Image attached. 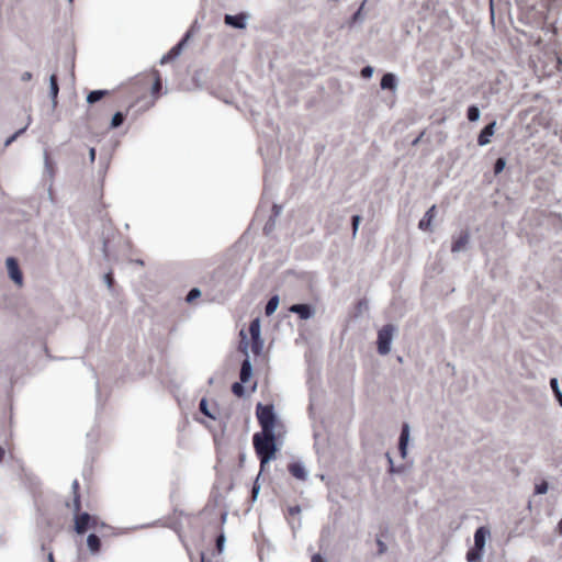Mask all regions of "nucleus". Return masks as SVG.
<instances>
[{
  "label": "nucleus",
  "instance_id": "obj_1",
  "mask_svg": "<svg viewBox=\"0 0 562 562\" xmlns=\"http://www.w3.org/2000/svg\"><path fill=\"white\" fill-rule=\"evenodd\" d=\"M554 0H521L520 20L528 24L542 26Z\"/></svg>",
  "mask_w": 562,
  "mask_h": 562
},
{
  "label": "nucleus",
  "instance_id": "obj_2",
  "mask_svg": "<svg viewBox=\"0 0 562 562\" xmlns=\"http://www.w3.org/2000/svg\"><path fill=\"white\" fill-rule=\"evenodd\" d=\"M255 451L260 460V467H263L269 463L277 452L276 445V434L274 431L270 432H256L252 437Z\"/></svg>",
  "mask_w": 562,
  "mask_h": 562
},
{
  "label": "nucleus",
  "instance_id": "obj_3",
  "mask_svg": "<svg viewBox=\"0 0 562 562\" xmlns=\"http://www.w3.org/2000/svg\"><path fill=\"white\" fill-rule=\"evenodd\" d=\"M256 415L261 427V431H265L267 434L270 431H274L276 414L273 405H263L261 403H258L256 407Z\"/></svg>",
  "mask_w": 562,
  "mask_h": 562
},
{
  "label": "nucleus",
  "instance_id": "obj_4",
  "mask_svg": "<svg viewBox=\"0 0 562 562\" xmlns=\"http://www.w3.org/2000/svg\"><path fill=\"white\" fill-rule=\"evenodd\" d=\"M75 531L78 535H83L88 529H98L100 528H106L108 526L104 522H100L98 517L91 516L88 513H75Z\"/></svg>",
  "mask_w": 562,
  "mask_h": 562
},
{
  "label": "nucleus",
  "instance_id": "obj_5",
  "mask_svg": "<svg viewBox=\"0 0 562 562\" xmlns=\"http://www.w3.org/2000/svg\"><path fill=\"white\" fill-rule=\"evenodd\" d=\"M396 328L392 324L384 325L379 331H378V352L382 356H385L390 353L391 346L394 337Z\"/></svg>",
  "mask_w": 562,
  "mask_h": 562
},
{
  "label": "nucleus",
  "instance_id": "obj_6",
  "mask_svg": "<svg viewBox=\"0 0 562 562\" xmlns=\"http://www.w3.org/2000/svg\"><path fill=\"white\" fill-rule=\"evenodd\" d=\"M248 19H249L248 13L240 12V13L234 14V15L225 14L224 22L226 25H228L231 27H234L237 30H243L247 26Z\"/></svg>",
  "mask_w": 562,
  "mask_h": 562
},
{
  "label": "nucleus",
  "instance_id": "obj_7",
  "mask_svg": "<svg viewBox=\"0 0 562 562\" xmlns=\"http://www.w3.org/2000/svg\"><path fill=\"white\" fill-rule=\"evenodd\" d=\"M5 266H7L8 273H9V277L11 278V280L15 284L22 285V283H23V274H22V272L20 270V267H19V263H18L16 259L13 258V257L7 258Z\"/></svg>",
  "mask_w": 562,
  "mask_h": 562
},
{
  "label": "nucleus",
  "instance_id": "obj_8",
  "mask_svg": "<svg viewBox=\"0 0 562 562\" xmlns=\"http://www.w3.org/2000/svg\"><path fill=\"white\" fill-rule=\"evenodd\" d=\"M190 34L187 33L184 35V37L178 43L176 44L167 54H165L161 58H160V65H165L173 59H176L182 52V48L187 42V40L189 38Z\"/></svg>",
  "mask_w": 562,
  "mask_h": 562
},
{
  "label": "nucleus",
  "instance_id": "obj_9",
  "mask_svg": "<svg viewBox=\"0 0 562 562\" xmlns=\"http://www.w3.org/2000/svg\"><path fill=\"white\" fill-rule=\"evenodd\" d=\"M409 434H411L409 425L407 423H404L402 425V429H401V434H400V438H398V451L403 459H405L407 456V446H408V441H409Z\"/></svg>",
  "mask_w": 562,
  "mask_h": 562
},
{
  "label": "nucleus",
  "instance_id": "obj_10",
  "mask_svg": "<svg viewBox=\"0 0 562 562\" xmlns=\"http://www.w3.org/2000/svg\"><path fill=\"white\" fill-rule=\"evenodd\" d=\"M291 313L297 314L301 319H310L315 315V310L310 304H293L290 306Z\"/></svg>",
  "mask_w": 562,
  "mask_h": 562
},
{
  "label": "nucleus",
  "instance_id": "obj_11",
  "mask_svg": "<svg viewBox=\"0 0 562 562\" xmlns=\"http://www.w3.org/2000/svg\"><path fill=\"white\" fill-rule=\"evenodd\" d=\"M496 122L493 121L490 124H487L480 133L477 137V144L480 146L487 145L491 142V137L495 133Z\"/></svg>",
  "mask_w": 562,
  "mask_h": 562
},
{
  "label": "nucleus",
  "instance_id": "obj_12",
  "mask_svg": "<svg viewBox=\"0 0 562 562\" xmlns=\"http://www.w3.org/2000/svg\"><path fill=\"white\" fill-rule=\"evenodd\" d=\"M288 470L291 473V475L301 481H305L308 476V473L304 464L300 461L290 463Z\"/></svg>",
  "mask_w": 562,
  "mask_h": 562
},
{
  "label": "nucleus",
  "instance_id": "obj_13",
  "mask_svg": "<svg viewBox=\"0 0 562 562\" xmlns=\"http://www.w3.org/2000/svg\"><path fill=\"white\" fill-rule=\"evenodd\" d=\"M254 370L249 356L241 362L239 379L241 383H247L252 376Z\"/></svg>",
  "mask_w": 562,
  "mask_h": 562
},
{
  "label": "nucleus",
  "instance_id": "obj_14",
  "mask_svg": "<svg viewBox=\"0 0 562 562\" xmlns=\"http://www.w3.org/2000/svg\"><path fill=\"white\" fill-rule=\"evenodd\" d=\"M380 86H381V89H383V90L395 91L397 88L396 76L392 72L384 74L381 79Z\"/></svg>",
  "mask_w": 562,
  "mask_h": 562
},
{
  "label": "nucleus",
  "instance_id": "obj_15",
  "mask_svg": "<svg viewBox=\"0 0 562 562\" xmlns=\"http://www.w3.org/2000/svg\"><path fill=\"white\" fill-rule=\"evenodd\" d=\"M490 531L485 527H480L476 529L474 533V547L477 549L483 550L485 546L486 537L488 536Z\"/></svg>",
  "mask_w": 562,
  "mask_h": 562
},
{
  "label": "nucleus",
  "instance_id": "obj_16",
  "mask_svg": "<svg viewBox=\"0 0 562 562\" xmlns=\"http://www.w3.org/2000/svg\"><path fill=\"white\" fill-rule=\"evenodd\" d=\"M44 172L50 178V180L53 181V179L55 178V173H56V168H55V164L54 161L50 159L49 157V153L47 149L44 150Z\"/></svg>",
  "mask_w": 562,
  "mask_h": 562
},
{
  "label": "nucleus",
  "instance_id": "obj_17",
  "mask_svg": "<svg viewBox=\"0 0 562 562\" xmlns=\"http://www.w3.org/2000/svg\"><path fill=\"white\" fill-rule=\"evenodd\" d=\"M58 92H59V87H58V82H57V76L55 74H53L49 77V97L52 99L53 106H56V104H57Z\"/></svg>",
  "mask_w": 562,
  "mask_h": 562
},
{
  "label": "nucleus",
  "instance_id": "obj_18",
  "mask_svg": "<svg viewBox=\"0 0 562 562\" xmlns=\"http://www.w3.org/2000/svg\"><path fill=\"white\" fill-rule=\"evenodd\" d=\"M435 210H436V206L432 205L426 213L425 215L423 216V218L419 221L418 223V227L422 229V231H427L429 227H430V224H431V221L435 216Z\"/></svg>",
  "mask_w": 562,
  "mask_h": 562
},
{
  "label": "nucleus",
  "instance_id": "obj_19",
  "mask_svg": "<svg viewBox=\"0 0 562 562\" xmlns=\"http://www.w3.org/2000/svg\"><path fill=\"white\" fill-rule=\"evenodd\" d=\"M87 546H88V548H89L91 553L99 552L100 547H101L100 538L97 535H94V533H90L87 537Z\"/></svg>",
  "mask_w": 562,
  "mask_h": 562
},
{
  "label": "nucleus",
  "instance_id": "obj_20",
  "mask_svg": "<svg viewBox=\"0 0 562 562\" xmlns=\"http://www.w3.org/2000/svg\"><path fill=\"white\" fill-rule=\"evenodd\" d=\"M71 488L74 492V501H72L74 513H77L80 510V507H81L80 495L78 493L79 482L77 480H75L72 482Z\"/></svg>",
  "mask_w": 562,
  "mask_h": 562
},
{
  "label": "nucleus",
  "instance_id": "obj_21",
  "mask_svg": "<svg viewBox=\"0 0 562 562\" xmlns=\"http://www.w3.org/2000/svg\"><path fill=\"white\" fill-rule=\"evenodd\" d=\"M279 302H280V299L278 295H273L269 299V301L267 302L266 307H265V313L267 316L272 315L277 311V308L279 306Z\"/></svg>",
  "mask_w": 562,
  "mask_h": 562
},
{
  "label": "nucleus",
  "instance_id": "obj_22",
  "mask_svg": "<svg viewBox=\"0 0 562 562\" xmlns=\"http://www.w3.org/2000/svg\"><path fill=\"white\" fill-rule=\"evenodd\" d=\"M105 94H108V90H93L88 93L87 102L92 104L100 101Z\"/></svg>",
  "mask_w": 562,
  "mask_h": 562
},
{
  "label": "nucleus",
  "instance_id": "obj_23",
  "mask_svg": "<svg viewBox=\"0 0 562 562\" xmlns=\"http://www.w3.org/2000/svg\"><path fill=\"white\" fill-rule=\"evenodd\" d=\"M249 334L251 338L261 337V326L259 318H255L254 321L250 322Z\"/></svg>",
  "mask_w": 562,
  "mask_h": 562
},
{
  "label": "nucleus",
  "instance_id": "obj_24",
  "mask_svg": "<svg viewBox=\"0 0 562 562\" xmlns=\"http://www.w3.org/2000/svg\"><path fill=\"white\" fill-rule=\"evenodd\" d=\"M263 339L261 337L251 338V351L258 356L263 350Z\"/></svg>",
  "mask_w": 562,
  "mask_h": 562
},
{
  "label": "nucleus",
  "instance_id": "obj_25",
  "mask_svg": "<svg viewBox=\"0 0 562 562\" xmlns=\"http://www.w3.org/2000/svg\"><path fill=\"white\" fill-rule=\"evenodd\" d=\"M482 551L483 550L473 547L468 551L467 560L469 562H479L481 560Z\"/></svg>",
  "mask_w": 562,
  "mask_h": 562
},
{
  "label": "nucleus",
  "instance_id": "obj_26",
  "mask_svg": "<svg viewBox=\"0 0 562 562\" xmlns=\"http://www.w3.org/2000/svg\"><path fill=\"white\" fill-rule=\"evenodd\" d=\"M30 123H31V116H29L27 124L24 127L20 128L14 134H12L9 138H7V140L4 142V146L5 147L10 146L20 135H22L26 131Z\"/></svg>",
  "mask_w": 562,
  "mask_h": 562
},
{
  "label": "nucleus",
  "instance_id": "obj_27",
  "mask_svg": "<svg viewBox=\"0 0 562 562\" xmlns=\"http://www.w3.org/2000/svg\"><path fill=\"white\" fill-rule=\"evenodd\" d=\"M550 386L554 393V396L557 401L559 402L560 406H562V392L560 391L558 380L555 378H552L550 380Z\"/></svg>",
  "mask_w": 562,
  "mask_h": 562
},
{
  "label": "nucleus",
  "instance_id": "obj_28",
  "mask_svg": "<svg viewBox=\"0 0 562 562\" xmlns=\"http://www.w3.org/2000/svg\"><path fill=\"white\" fill-rule=\"evenodd\" d=\"M232 392L234 393V395L238 397H244L246 395V389L244 386V383H241V381L233 383Z\"/></svg>",
  "mask_w": 562,
  "mask_h": 562
},
{
  "label": "nucleus",
  "instance_id": "obj_29",
  "mask_svg": "<svg viewBox=\"0 0 562 562\" xmlns=\"http://www.w3.org/2000/svg\"><path fill=\"white\" fill-rule=\"evenodd\" d=\"M124 114L122 112H116L113 116H112V120H111V127L112 128H116L119 126H121L124 122Z\"/></svg>",
  "mask_w": 562,
  "mask_h": 562
},
{
  "label": "nucleus",
  "instance_id": "obj_30",
  "mask_svg": "<svg viewBox=\"0 0 562 562\" xmlns=\"http://www.w3.org/2000/svg\"><path fill=\"white\" fill-rule=\"evenodd\" d=\"M200 411L203 415H205L209 418L215 419L216 417L210 412L207 406V401L205 398H202L200 402Z\"/></svg>",
  "mask_w": 562,
  "mask_h": 562
},
{
  "label": "nucleus",
  "instance_id": "obj_31",
  "mask_svg": "<svg viewBox=\"0 0 562 562\" xmlns=\"http://www.w3.org/2000/svg\"><path fill=\"white\" fill-rule=\"evenodd\" d=\"M240 336H241V341H240V345H239V350L245 355V358L248 355V341H247V336L245 335L244 330L240 331Z\"/></svg>",
  "mask_w": 562,
  "mask_h": 562
},
{
  "label": "nucleus",
  "instance_id": "obj_32",
  "mask_svg": "<svg viewBox=\"0 0 562 562\" xmlns=\"http://www.w3.org/2000/svg\"><path fill=\"white\" fill-rule=\"evenodd\" d=\"M200 296H201V291H200V289H198V288H192V289L189 291V293L187 294L186 300H187V302H188V303H191V302H193L194 300H196V299H198V297H200Z\"/></svg>",
  "mask_w": 562,
  "mask_h": 562
},
{
  "label": "nucleus",
  "instance_id": "obj_33",
  "mask_svg": "<svg viewBox=\"0 0 562 562\" xmlns=\"http://www.w3.org/2000/svg\"><path fill=\"white\" fill-rule=\"evenodd\" d=\"M468 119L469 121L473 122L476 121L480 116V111L475 105H472L468 109Z\"/></svg>",
  "mask_w": 562,
  "mask_h": 562
},
{
  "label": "nucleus",
  "instance_id": "obj_34",
  "mask_svg": "<svg viewBox=\"0 0 562 562\" xmlns=\"http://www.w3.org/2000/svg\"><path fill=\"white\" fill-rule=\"evenodd\" d=\"M505 165H506V161L504 158H498L494 165V172L495 175H498L499 172L503 171V169L505 168Z\"/></svg>",
  "mask_w": 562,
  "mask_h": 562
},
{
  "label": "nucleus",
  "instance_id": "obj_35",
  "mask_svg": "<svg viewBox=\"0 0 562 562\" xmlns=\"http://www.w3.org/2000/svg\"><path fill=\"white\" fill-rule=\"evenodd\" d=\"M386 459L390 465L389 472L390 473H400L402 471V468H395L394 462L390 453H386Z\"/></svg>",
  "mask_w": 562,
  "mask_h": 562
},
{
  "label": "nucleus",
  "instance_id": "obj_36",
  "mask_svg": "<svg viewBox=\"0 0 562 562\" xmlns=\"http://www.w3.org/2000/svg\"><path fill=\"white\" fill-rule=\"evenodd\" d=\"M225 541H226V538H225L224 533H221L217 536L216 548H217L218 552H222L224 550Z\"/></svg>",
  "mask_w": 562,
  "mask_h": 562
},
{
  "label": "nucleus",
  "instance_id": "obj_37",
  "mask_svg": "<svg viewBox=\"0 0 562 562\" xmlns=\"http://www.w3.org/2000/svg\"><path fill=\"white\" fill-rule=\"evenodd\" d=\"M548 491V483L546 481H542L541 483L537 484L535 487L536 494H546Z\"/></svg>",
  "mask_w": 562,
  "mask_h": 562
},
{
  "label": "nucleus",
  "instance_id": "obj_38",
  "mask_svg": "<svg viewBox=\"0 0 562 562\" xmlns=\"http://www.w3.org/2000/svg\"><path fill=\"white\" fill-rule=\"evenodd\" d=\"M351 221H352V235L356 236L358 228H359L361 217H360V215H353Z\"/></svg>",
  "mask_w": 562,
  "mask_h": 562
},
{
  "label": "nucleus",
  "instance_id": "obj_39",
  "mask_svg": "<svg viewBox=\"0 0 562 562\" xmlns=\"http://www.w3.org/2000/svg\"><path fill=\"white\" fill-rule=\"evenodd\" d=\"M367 0H363L362 4L360 5V8L353 13L352 15V20L353 22H357V21H361L362 20V9L366 4Z\"/></svg>",
  "mask_w": 562,
  "mask_h": 562
},
{
  "label": "nucleus",
  "instance_id": "obj_40",
  "mask_svg": "<svg viewBox=\"0 0 562 562\" xmlns=\"http://www.w3.org/2000/svg\"><path fill=\"white\" fill-rule=\"evenodd\" d=\"M373 71H374L373 67H371V66H366V67H363V68L361 69V76H362L363 78H371V77H372V75H373Z\"/></svg>",
  "mask_w": 562,
  "mask_h": 562
},
{
  "label": "nucleus",
  "instance_id": "obj_41",
  "mask_svg": "<svg viewBox=\"0 0 562 562\" xmlns=\"http://www.w3.org/2000/svg\"><path fill=\"white\" fill-rule=\"evenodd\" d=\"M274 223H276V218L270 217L263 227V231L266 234H269L272 231Z\"/></svg>",
  "mask_w": 562,
  "mask_h": 562
},
{
  "label": "nucleus",
  "instance_id": "obj_42",
  "mask_svg": "<svg viewBox=\"0 0 562 562\" xmlns=\"http://www.w3.org/2000/svg\"><path fill=\"white\" fill-rule=\"evenodd\" d=\"M376 546H378V549H379L378 550L379 554H383V553L386 552L387 547H386V544L380 538L376 539Z\"/></svg>",
  "mask_w": 562,
  "mask_h": 562
},
{
  "label": "nucleus",
  "instance_id": "obj_43",
  "mask_svg": "<svg viewBox=\"0 0 562 562\" xmlns=\"http://www.w3.org/2000/svg\"><path fill=\"white\" fill-rule=\"evenodd\" d=\"M160 89H161V82H160L159 77H157L153 85L151 93L155 95L159 92Z\"/></svg>",
  "mask_w": 562,
  "mask_h": 562
},
{
  "label": "nucleus",
  "instance_id": "obj_44",
  "mask_svg": "<svg viewBox=\"0 0 562 562\" xmlns=\"http://www.w3.org/2000/svg\"><path fill=\"white\" fill-rule=\"evenodd\" d=\"M259 491H260V485L257 481H255L254 485H252V488H251V495H252V499L256 501L258 494H259Z\"/></svg>",
  "mask_w": 562,
  "mask_h": 562
},
{
  "label": "nucleus",
  "instance_id": "obj_45",
  "mask_svg": "<svg viewBox=\"0 0 562 562\" xmlns=\"http://www.w3.org/2000/svg\"><path fill=\"white\" fill-rule=\"evenodd\" d=\"M288 512H289V515H291V516L299 515L301 513V507L299 505H295V506L289 507Z\"/></svg>",
  "mask_w": 562,
  "mask_h": 562
},
{
  "label": "nucleus",
  "instance_id": "obj_46",
  "mask_svg": "<svg viewBox=\"0 0 562 562\" xmlns=\"http://www.w3.org/2000/svg\"><path fill=\"white\" fill-rule=\"evenodd\" d=\"M281 211H282V207L280 205L273 204V206H272L273 214L271 217H273V218L278 217L281 214Z\"/></svg>",
  "mask_w": 562,
  "mask_h": 562
},
{
  "label": "nucleus",
  "instance_id": "obj_47",
  "mask_svg": "<svg viewBox=\"0 0 562 562\" xmlns=\"http://www.w3.org/2000/svg\"><path fill=\"white\" fill-rule=\"evenodd\" d=\"M104 281L106 283V285L111 289L112 288V284H113V278H112V274L111 273H106L104 276Z\"/></svg>",
  "mask_w": 562,
  "mask_h": 562
},
{
  "label": "nucleus",
  "instance_id": "obj_48",
  "mask_svg": "<svg viewBox=\"0 0 562 562\" xmlns=\"http://www.w3.org/2000/svg\"><path fill=\"white\" fill-rule=\"evenodd\" d=\"M311 562H326V560L319 553H315L312 557V561Z\"/></svg>",
  "mask_w": 562,
  "mask_h": 562
},
{
  "label": "nucleus",
  "instance_id": "obj_49",
  "mask_svg": "<svg viewBox=\"0 0 562 562\" xmlns=\"http://www.w3.org/2000/svg\"><path fill=\"white\" fill-rule=\"evenodd\" d=\"M31 79H32V72H30V71H25V72H23V74H22V76H21V80H22V81H29V80H31Z\"/></svg>",
  "mask_w": 562,
  "mask_h": 562
},
{
  "label": "nucleus",
  "instance_id": "obj_50",
  "mask_svg": "<svg viewBox=\"0 0 562 562\" xmlns=\"http://www.w3.org/2000/svg\"><path fill=\"white\" fill-rule=\"evenodd\" d=\"M89 159L90 162H93L95 160V149L93 147L89 149Z\"/></svg>",
  "mask_w": 562,
  "mask_h": 562
},
{
  "label": "nucleus",
  "instance_id": "obj_51",
  "mask_svg": "<svg viewBox=\"0 0 562 562\" xmlns=\"http://www.w3.org/2000/svg\"><path fill=\"white\" fill-rule=\"evenodd\" d=\"M450 247L452 252L457 251V238L452 237Z\"/></svg>",
  "mask_w": 562,
  "mask_h": 562
},
{
  "label": "nucleus",
  "instance_id": "obj_52",
  "mask_svg": "<svg viewBox=\"0 0 562 562\" xmlns=\"http://www.w3.org/2000/svg\"><path fill=\"white\" fill-rule=\"evenodd\" d=\"M467 243V237H463V236H459V241H458V245H459V249Z\"/></svg>",
  "mask_w": 562,
  "mask_h": 562
},
{
  "label": "nucleus",
  "instance_id": "obj_53",
  "mask_svg": "<svg viewBox=\"0 0 562 562\" xmlns=\"http://www.w3.org/2000/svg\"><path fill=\"white\" fill-rule=\"evenodd\" d=\"M4 457V449L0 446V463L2 462Z\"/></svg>",
  "mask_w": 562,
  "mask_h": 562
},
{
  "label": "nucleus",
  "instance_id": "obj_54",
  "mask_svg": "<svg viewBox=\"0 0 562 562\" xmlns=\"http://www.w3.org/2000/svg\"><path fill=\"white\" fill-rule=\"evenodd\" d=\"M422 136H423V133H422L418 137H416V138L412 142V144H413V145H416V144L420 140Z\"/></svg>",
  "mask_w": 562,
  "mask_h": 562
},
{
  "label": "nucleus",
  "instance_id": "obj_55",
  "mask_svg": "<svg viewBox=\"0 0 562 562\" xmlns=\"http://www.w3.org/2000/svg\"><path fill=\"white\" fill-rule=\"evenodd\" d=\"M48 196L50 200H53L52 183L49 184V188H48Z\"/></svg>",
  "mask_w": 562,
  "mask_h": 562
},
{
  "label": "nucleus",
  "instance_id": "obj_56",
  "mask_svg": "<svg viewBox=\"0 0 562 562\" xmlns=\"http://www.w3.org/2000/svg\"><path fill=\"white\" fill-rule=\"evenodd\" d=\"M48 562H54V555L53 552L48 553Z\"/></svg>",
  "mask_w": 562,
  "mask_h": 562
},
{
  "label": "nucleus",
  "instance_id": "obj_57",
  "mask_svg": "<svg viewBox=\"0 0 562 562\" xmlns=\"http://www.w3.org/2000/svg\"><path fill=\"white\" fill-rule=\"evenodd\" d=\"M201 562H211L206 560L205 554L203 552L201 553Z\"/></svg>",
  "mask_w": 562,
  "mask_h": 562
},
{
  "label": "nucleus",
  "instance_id": "obj_58",
  "mask_svg": "<svg viewBox=\"0 0 562 562\" xmlns=\"http://www.w3.org/2000/svg\"><path fill=\"white\" fill-rule=\"evenodd\" d=\"M557 63H558V65L562 64V60L560 57H557Z\"/></svg>",
  "mask_w": 562,
  "mask_h": 562
},
{
  "label": "nucleus",
  "instance_id": "obj_59",
  "mask_svg": "<svg viewBox=\"0 0 562 562\" xmlns=\"http://www.w3.org/2000/svg\"><path fill=\"white\" fill-rule=\"evenodd\" d=\"M70 3L74 1V0H68Z\"/></svg>",
  "mask_w": 562,
  "mask_h": 562
}]
</instances>
